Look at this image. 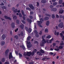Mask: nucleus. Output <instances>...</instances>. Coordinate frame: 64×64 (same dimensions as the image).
Listing matches in <instances>:
<instances>
[{
	"label": "nucleus",
	"instance_id": "0eeeda50",
	"mask_svg": "<svg viewBox=\"0 0 64 64\" xmlns=\"http://www.w3.org/2000/svg\"><path fill=\"white\" fill-rule=\"evenodd\" d=\"M13 57V56H12V53L10 52V54L9 55V59H10L11 58H12Z\"/></svg>",
	"mask_w": 64,
	"mask_h": 64
},
{
	"label": "nucleus",
	"instance_id": "1a4fd4ad",
	"mask_svg": "<svg viewBox=\"0 0 64 64\" xmlns=\"http://www.w3.org/2000/svg\"><path fill=\"white\" fill-rule=\"evenodd\" d=\"M12 27V28H14L15 27V24L14 22H12L11 24Z\"/></svg>",
	"mask_w": 64,
	"mask_h": 64
},
{
	"label": "nucleus",
	"instance_id": "c03bdc74",
	"mask_svg": "<svg viewBox=\"0 0 64 64\" xmlns=\"http://www.w3.org/2000/svg\"><path fill=\"white\" fill-rule=\"evenodd\" d=\"M14 13H16V12H17V9H16L14 11Z\"/></svg>",
	"mask_w": 64,
	"mask_h": 64
},
{
	"label": "nucleus",
	"instance_id": "e433bc0d",
	"mask_svg": "<svg viewBox=\"0 0 64 64\" xmlns=\"http://www.w3.org/2000/svg\"><path fill=\"white\" fill-rule=\"evenodd\" d=\"M51 38V36L49 35L48 36H47L46 37V38H48V39H49Z\"/></svg>",
	"mask_w": 64,
	"mask_h": 64
},
{
	"label": "nucleus",
	"instance_id": "c9c22d12",
	"mask_svg": "<svg viewBox=\"0 0 64 64\" xmlns=\"http://www.w3.org/2000/svg\"><path fill=\"white\" fill-rule=\"evenodd\" d=\"M47 57H44V58L42 59V60H43V61H44L45 60H46V59H47Z\"/></svg>",
	"mask_w": 64,
	"mask_h": 64
},
{
	"label": "nucleus",
	"instance_id": "69168bd1",
	"mask_svg": "<svg viewBox=\"0 0 64 64\" xmlns=\"http://www.w3.org/2000/svg\"><path fill=\"white\" fill-rule=\"evenodd\" d=\"M60 18H63V16H62L61 15L60 16Z\"/></svg>",
	"mask_w": 64,
	"mask_h": 64
},
{
	"label": "nucleus",
	"instance_id": "b1692460",
	"mask_svg": "<svg viewBox=\"0 0 64 64\" xmlns=\"http://www.w3.org/2000/svg\"><path fill=\"white\" fill-rule=\"evenodd\" d=\"M40 52H41V53H42V54H44V53H45L44 51L42 49H41L40 50Z\"/></svg>",
	"mask_w": 64,
	"mask_h": 64
},
{
	"label": "nucleus",
	"instance_id": "774afa93",
	"mask_svg": "<svg viewBox=\"0 0 64 64\" xmlns=\"http://www.w3.org/2000/svg\"><path fill=\"white\" fill-rule=\"evenodd\" d=\"M29 64H33V62H31L29 63Z\"/></svg>",
	"mask_w": 64,
	"mask_h": 64
},
{
	"label": "nucleus",
	"instance_id": "7ed1b4c3",
	"mask_svg": "<svg viewBox=\"0 0 64 64\" xmlns=\"http://www.w3.org/2000/svg\"><path fill=\"white\" fill-rule=\"evenodd\" d=\"M45 37V36H42V42L43 43V44H45L46 43V40L44 39V38Z\"/></svg>",
	"mask_w": 64,
	"mask_h": 64
},
{
	"label": "nucleus",
	"instance_id": "338daca9",
	"mask_svg": "<svg viewBox=\"0 0 64 64\" xmlns=\"http://www.w3.org/2000/svg\"><path fill=\"white\" fill-rule=\"evenodd\" d=\"M22 18H23V19L24 20H25V18L24 16H23Z\"/></svg>",
	"mask_w": 64,
	"mask_h": 64
},
{
	"label": "nucleus",
	"instance_id": "f03ea898",
	"mask_svg": "<svg viewBox=\"0 0 64 64\" xmlns=\"http://www.w3.org/2000/svg\"><path fill=\"white\" fill-rule=\"evenodd\" d=\"M31 55H32V56H33V55H34V51H32V53L30 52H26V55L28 56H30Z\"/></svg>",
	"mask_w": 64,
	"mask_h": 64
},
{
	"label": "nucleus",
	"instance_id": "864d4df0",
	"mask_svg": "<svg viewBox=\"0 0 64 64\" xmlns=\"http://www.w3.org/2000/svg\"><path fill=\"white\" fill-rule=\"evenodd\" d=\"M56 51H59V49L58 48H55L54 49Z\"/></svg>",
	"mask_w": 64,
	"mask_h": 64
},
{
	"label": "nucleus",
	"instance_id": "9b49d317",
	"mask_svg": "<svg viewBox=\"0 0 64 64\" xmlns=\"http://www.w3.org/2000/svg\"><path fill=\"white\" fill-rule=\"evenodd\" d=\"M9 52V50H7L5 52V54H6V56H7L8 55V54H7Z\"/></svg>",
	"mask_w": 64,
	"mask_h": 64
},
{
	"label": "nucleus",
	"instance_id": "4468645a",
	"mask_svg": "<svg viewBox=\"0 0 64 64\" xmlns=\"http://www.w3.org/2000/svg\"><path fill=\"white\" fill-rule=\"evenodd\" d=\"M63 12H64V10H61L59 12V13L60 14H62L63 13Z\"/></svg>",
	"mask_w": 64,
	"mask_h": 64
},
{
	"label": "nucleus",
	"instance_id": "c85d7f7f",
	"mask_svg": "<svg viewBox=\"0 0 64 64\" xmlns=\"http://www.w3.org/2000/svg\"><path fill=\"white\" fill-rule=\"evenodd\" d=\"M23 27H24V25L23 24L20 25V27L22 29H23Z\"/></svg>",
	"mask_w": 64,
	"mask_h": 64
},
{
	"label": "nucleus",
	"instance_id": "473e14b6",
	"mask_svg": "<svg viewBox=\"0 0 64 64\" xmlns=\"http://www.w3.org/2000/svg\"><path fill=\"white\" fill-rule=\"evenodd\" d=\"M57 4H58V2H55L53 3V5H54V6H55V5H57Z\"/></svg>",
	"mask_w": 64,
	"mask_h": 64
},
{
	"label": "nucleus",
	"instance_id": "6e6d98bb",
	"mask_svg": "<svg viewBox=\"0 0 64 64\" xmlns=\"http://www.w3.org/2000/svg\"><path fill=\"white\" fill-rule=\"evenodd\" d=\"M30 19H32L33 18V16H30Z\"/></svg>",
	"mask_w": 64,
	"mask_h": 64
},
{
	"label": "nucleus",
	"instance_id": "e2e57ef3",
	"mask_svg": "<svg viewBox=\"0 0 64 64\" xmlns=\"http://www.w3.org/2000/svg\"><path fill=\"white\" fill-rule=\"evenodd\" d=\"M35 43H36L37 44H38V42H37V41H35L34 42Z\"/></svg>",
	"mask_w": 64,
	"mask_h": 64
},
{
	"label": "nucleus",
	"instance_id": "f704fd0d",
	"mask_svg": "<svg viewBox=\"0 0 64 64\" xmlns=\"http://www.w3.org/2000/svg\"><path fill=\"white\" fill-rule=\"evenodd\" d=\"M20 47L21 48H22L23 49H24V50L25 49V48L24 46L23 45L22 46V47L21 46H20Z\"/></svg>",
	"mask_w": 64,
	"mask_h": 64
},
{
	"label": "nucleus",
	"instance_id": "5fc2aeb1",
	"mask_svg": "<svg viewBox=\"0 0 64 64\" xmlns=\"http://www.w3.org/2000/svg\"><path fill=\"white\" fill-rule=\"evenodd\" d=\"M4 64H9V62H6L4 63Z\"/></svg>",
	"mask_w": 64,
	"mask_h": 64
},
{
	"label": "nucleus",
	"instance_id": "a878e982",
	"mask_svg": "<svg viewBox=\"0 0 64 64\" xmlns=\"http://www.w3.org/2000/svg\"><path fill=\"white\" fill-rule=\"evenodd\" d=\"M50 23V22L49 21H48L46 22V25H47V26H48L49 24Z\"/></svg>",
	"mask_w": 64,
	"mask_h": 64
},
{
	"label": "nucleus",
	"instance_id": "680f3d73",
	"mask_svg": "<svg viewBox=\"0 0 64 64\" xmlns=\"http://www.w3.org/2000/svg\"><path fill=\"white\" fill-rule=\"evenodd\" d=\"M19 15L20 17H22V15L21 14H20Z\"/></svg>",
	"mask_w": 64,
	"mask_h": 64
},
{
	"label": "nucleus",
	"instance_id": "603ef678",
	"mask_svg": "<svg viewBox=\"0 0 64 64\" xmlns=\"http://www.w3.org/2000/svg\"><path fill=\"white\" fill-rule=\"evenodd\" d=\"M22 23H23V24H25V21H24V20H22Z\"/></svg>",
	"mask_w": 64,
	"mask_h": 64
},
{
	"label": "nucleus",
	"instance_id": "20e7f679",
	"mask_svg": "<svg viewBox=\"0 0 64 64\" xmlns=\"http://www.w3.org/2000/svg\"><path fill=\"white\" fill-rule=\"evenodd\" d=\"M27 43L28 44V45L27 46V48H31V47L32 46V45L31 44V43L30 42H28L27 41Z\"/></svg>",
	"mask_w": 64,
	"mask_h": 64
},
{
	"label": "nucleus",
	"instance_id": "ddd939ff",
	"mask_svg": "<svg viewBox=\"0 0 64 64\" xmlns=\"http://www.w3.org/2000/svg\"><path fill=\"white\" fill-rule=\"evenodd\" d=\"M6 38V36L4 34H3L2 36V39H3V40H4Z\"/></svg>",
	"mask_w": 64,
	"mask_h": 64
},
{
	"label": "nucleus",
	"instance_id": "cd10ccee",
	"mask_svg": "<svg viewBox=\"0 0 64 64\" xmlns=\"http://www.w3.org/2000/svg\"><path fill=\"white\" fill-rule=\"evenodd\" d=\"M59 4H62L63 2V0H59Z\"/></svg>",
	"mask_w": 64,
	"mask_h": 64
},
{
	"label": "nucleus",
	"instance_id": "412c9836",
	"mask_svg": "<svg viewBox=\"0 0 64 64\" xmlns=\"http://www.w3.org/2000/svg\"><path fill=\"white\" fill-rule=\"evenodd\" d=\"M27 31H28V32H29V33H30V32H31L32 31V30L30 28Z\"/></svg>",
	"mask_w": 64,
	"mask_h": 64
},
{
	"label": "nucleus",
	"instance_id": "bf43d9fd",
	"mask_svg": "<svg viewBox=\"0 0 64 64\" xmlns=\"http://www.w3.org/2000/svg\"><path fill=\"white\" fill-rule=\"evenodd\" d=\"M60 36L61 37H62L63 36V34L62 33H61L60 34Z\"/></svg>",
	"mask_w": 64,
	"mask_h": 64
},
{
	"label": "nucleus",
	"instance_id": "bb28decb",
	"mask_svg": "<svg viewBox=\"0 0 64 64\" xmlns=\"http://www.w3.org/2000/svg\"><path fill=\"white\" fill-rule=\"evenodd\" d=\"M5 42H2L0 44L1 45H2V46H3V45H4V44H5Z\"/></svg>",
	"mask_w": 64,
	"mask_h": 64
},
{
	"label": "nucleus",
	"instance_id": "58836bf2",
	"mask_svg": "<svg viewBox=\"0 0 64 64\" xmlns=\"http://www.w3.org/2000/svg\"><path fill=\"white\" fill-rule=\"evenodd\" d=\"M30 38L31 37L30 36H29L27 38V39L28 40V41H29L30 40Z\"/></svg>",
	"mask_w": 64,
	"mask_h": 64
},
{
	"label": "nucleus",
	"instance_id": "f3484780",
	"mask_svg": "<svg viewBox=\"0 0 64 64\" xmlns=\"http://www.w3.org/2000/svg\"><path fill=\"white\" fill-rule=\"evenodd\" d=\"M41 2H42V3H45L47 2V1L46 0H42L41 1Z\"/></svg>",
	"mask_w": 64,
	"mask_h": 64
},
{
	"label": "nucleus",
	"instance_id": "6ab92c4d",
	"mask_svg": "<svg viewBox=\"0 0 64 64\" xmlns=\"http://www.w3.org/2000/svg\"><path fill=\"white\" fill-rule=\"evenodd\" d=\"M12 17L15 20L17 19V17H16V16L15 15H13Z\"/></svg>",
	"mask_w": 64,
	"mask_h": 64
},
{
	"label": "nucleus",
	"instance_id": "2f4dec72",
	"mask_svg": "<svg viewBox=\"0 0 64 64\" xmlns=\"http://www.w3.org/2000/svg\"><path fill=\"white\" fill-rule=\"evenodd\" d=\"M60 45H64V43H63V41L61 42V43H60Z\"/></svg>",
	"mask_w": 64,
	"mask_h": 64
},
{
	"label": "nucleus",
	"instance_id": "4d7b16f0",
	"mask_svg": "<svg viewBox=\"0 0 64 64\" xmlns=\"http://www.w3.org/2000/svg\"><path fill=\"white\" fill-rule=\"evenodd\" d=\"M25 28L26 30V31H27L28 30V28H27V27L26 26L25 27Z\"/></svg>",
	"mask_w": 64,
	"mask_h": 64
},
{
	"label": "nucleus",
	"instance_id": "4c0bfd02",
	"mask_svg": "<svg viewBox=\"0 0 64 64\" xmlns=\"http://www.w3.org/2000/svg\"><path fill=\"white\" fill-rule=\"evenodd\" d=\"M63 47V46H60L59 47V49H62Z\"/></svg>",
	"mask_w": 64,
	"mask_h": 64
},
{
	"label": "nucleus",
	"instance_id": "f8f14e48",
	"mask_svg": "<svg viewBox=\"0 0 64 64\" xmlns=\"http://www.w3.org/2000/svg\"><path fill=\"white\" fill-rule=\"evenodd\" d=\"M30 7L32 9H34V8L32 4H30L29 5Z\"/></svg>",
	"mask_w": 64,
	"mask_h": 64
},
{
	"label": "nucleus",
	"instance_id": "7c9ffc66",
	"mask_svg": "<svg viewBox=\"0 0 64 64\" xmlns=\"http://www.w3.org/2000/svg\"><path fill=\"white\" fill-rule=\"evenodd\" d=\"M44 44L42 43V42L40 43V45L41 46H44Z\"/></svg>",
	"mask_w": 64,
	"mask_h": 64
},
{
	"label": "nucleus",
	"instance_id": "a18cd8bd",
	"mask_svg": "<svg viewBox=\"0 0 64 64\" xmlns=\"http://www.w3.org/2000/svg\"><path fill=\"white\" fill-rule=\"evenodd\" d=\"M33 13H34V12H33V11L30 12V15H32V14H33Z\"/></svg>",
	"mask_w": 64,
	"mask_h": 64
},
{
	"label": "nucleus",
	"instance_id": "49530a36",
	"mask_svg": "<svg viewBox=\"0 0 64 64\" xmlns=\"http://www.w3.org/2000/svg\"><path fill=\"white\" fill-rule=\"evenodd\" d=\"M56 46V44L54 43L53 44V48H54V46Z\"/></svg>",
	"mask_w": 64,
	"mask_h": 64
},
{
	"label": "nucleus",
	"instance_id": "39448f33",
	"mask_svg": "<svg viewBox=\"0 0 64 64\" xmlns=\"http://www.w3.org/2000/svg\"><path fill=\"white\" fill-rule=\"evenodd\" d=\"M58 27L60 28H62L63 27V22H62L58 25Z\"/></svg>",
	"mask_w": 64,
	"mask_h": 64
},
{
	"label": "nucleus",
	"instance_id": "a19ab883",
	"mask_svg": "<svg viewBox=\"0 0 64 64\" xmlns=\"http://www.w3.org/2000/svg\"><path fill=\"white\" fill-rule=\"evenodd\" d=\"M48 32V29L47 28H46L45 30V32Z\"/></svg>",
	"mask_w": 64,
	"mask_h": 64
},
{
	"label": "nucleus",
	"instance_id": "09e8293b",
	"mask_svg": "<svg viewBox=\"0 0 64 64\" xmlns=\"http://www.w3.org/2000/svg\"><path fill=\"white\" fill-rule=\"evenodd\" d=\"M16 22V23H17V24H18L19 22V20H17Z\"/></svg>",
	"mask_w": 64,
	"mask_h": 64
},
{
	"label": "nucleus",
	"instance_id": "6e6552de",
	"mask_svg": "<svg viewBox=\"0 0 64 64\" xmlns=\"http://www.w3.org/2000/svg\"><path fill=\"white\" fill-rule=\"evenodd\" d=\"M4 17L6 19H9V20H11V18L9 17H8L6 16H4Z\"/></svg>",
	"mask_w": 64,
	"mask_h": 64
},
{
	"label": "nucleus",
	"instance_id": "2eb2a0df",
	"mask_svg": "<svg viewBox=\"0 0 64 64\" xmlns=\"http://www.w3.org/2000/svg\"><path fill=\"white\" fill-rule=\"evenodd\" d=\"M54 35H57V36H58V35H59V32H57V33L56 32V31H54Z\"/></svg>",
	"mask_w": 64,
	"mask_h": 64
},
{
	"label": "nucleus",
	"instance_id": "ea45409f",
	"mask_svg": "<svg viewBox=\"0 0 64 64\" xmlns=\"http://www.w3.org/2000/svg\"><path fill=\"white\" fill-rule=\"evenodd\" d=\"M19 55L20 56V57H22V55L20 53L19 54Z\"/></svg>",
	"mask_w": 64,
	"mask_h": 64
},
{
	"label": "nucleus",
	"instance_id": "4be33fe9",
	"mask_svg": "<svg viewBox=\"0 0 64 64\" xmlns=\"http://www.w3.org/2000/svg\"><path fill=\"white\" fill-rule=\"evenodd\" d=\"M37 54H38L40 56V55H42V54L41 53V52H37Z\"/></svg>",
	"mask_w": 64,
	"mask_h": 64
},
{
	"label": "nucleus",
	"instance_id": "052dcab7",
	"mask_svg": "<svg viewBox=\"0 0 64 64\" xmlns=\"http://www.w3.org/2000/svg\"><path fill=\"white\" fill-rule=\"evenodd\" d=\"M18 30V28H17L16 30H15V31L16 32H17Z\"/></svg>",
	"mask_w": 64,
	"mask_h": 64
},
{
	"label": "nucleus",
	"instance_id": "3c124183",
	"mask_svg": "<svg viewBox=\"0 0 64 64\" xmlns=\"http://www.w3.org/2000/svg\"><path fill=\"white\" fill-rule=\"evenodd\" d=\"M36 6H39V2H37Z\"/></svg>",
	"mask_w": 64,
	"mask_h": 64
},
{
	"label": "nucleus",
	"instance_id": "de8ad7c7",
	"mask_svg": "<svg viewBox=\"0 0 64 64\" xmlns=\"http://www.w3.org/2000/svg\"><path fill=\"white\" fill-rule=\"evenodd\" d=\"M36 23H34V28L35 29H37V27L36 26Z\"/></svg>",
	"mask_w": 64,
	"mask_h": 64
},
{
	"label": "nucleus",
	"instance_id": "c756f323",
	"mask_svg": "<svg viewBox=\"0 0 64 64\" xmlns=\"http://www.w3.org/2000/svg\"><path fill=\"white\" fill-rule=\"evenodd\" d=\"M54 40L53 38H52V39H51L50 40H48V41H49V43H52V40Z\"/></svg>",
	"mask_w": 64,
	"mask_h": 64
},
{
	"label": "nucleus",
	"instance_id": "f257e3e1",
	"mask_svg": "<svg viewBox=\"0 0 64 64\" xmlns=\"http://www.w3.org/2000/svg\"><path fill=\"white\" fill-rule=\"evenodd\" d=\"M40 21H37L38 25L39 26V27L42 28V26L41 25V24H42V22H43L44 20H43V19L42 18H40Z\"/></svg>",
	"mask_w": 64,
	"mask_h": 64
},
{
	"label": "nucleus",
	"instance_id": "5701e85b",
	"mask_svg": "<svg viewBox=\"0 0 64 64\" xmlns=\"http://www.w3.org/2000/svg\"><path fill=\"white\" fill-rule=\"evenodd\" d=\"M14 38L15 39H16V40H18V36L17 35H16L14 36Z\"/></svg>",
	"mask_w": 64,
	"mask_h": 64
},
{
	"label": "nucleus",
	"instance_id": "8fccbe9b",
	"mask_svg": "<svg viewBox=\"0 0 64 64\" xmlns=\"http://www.w3.org/2000/svg\"><path fill=\"white\" fill-rule=\"evenodd\" d=\"M45 15L46 16H50V14H46Z\"/></svg>",
	"mask_w": 64,
	"mask_h": 64
},
{
	"label": "nucleus",
	"instance_id": "dca6fc26",
	"mask_svg": "<svg viewBox=\"0 0 64 64\" xmlns=\"http://www.w3.org/2000/svg\"><path fill=\"white\" fill-rule=\"evenodd\" d=\"M27 20L28 22H30V24L31 23V22H32V20H29V18H27Z\"/></svg>",
	"mask_w": 64,
	"mask_h": 64
},
{
	"label": "nucleus",
	"instance_id": "13d9d810",
	"mask_svg": "<svg viewBox=\"0 0 64 64\" xmlns=\"http://www.w3.org/2000/svg\"><path fill=\"white\" fill-rule=\"evenodd\" d=\"M50 8H52L53 7V6L52 5H50Z\"/></svg>",
	"mask_w": 64,
	"mask_h": 64
},
{
	"label": "nucleus",
	"instance_id": "aec40b11",
	"mask_svg": "<svg viewBox=\"0 0 64 64\" xmlns=\"http://www.w3.org/2000/svg\"><path fill=\"white\" fill-rule=\"evenodd\" d=\"M48 19H49V18L47 16H46L45 17L44 19V20H48Z\"/></svg>",
	"mask_w": 64,
	"mask_h": 64
},
{
	"label": "nucleus",
	"instance_id": "37998d69",
	"mask_svg": "<svg viewBox=\"0 0 64 64\" xmlns=\"http://www.w3.org/2000/svg\"><path fill=\"white\" fill-rule=\"evenodd\" d=\"M52 18H55V15L54 14H52Z\"/></svg>",
	"mask_w": 64,
	"mask_h": 64
},
{
	"label": "nucleus",
	"instance_id": "423d86ee",
	"mask_svg": "<svg viewBox=\"0 0 64 64\" xmlns=\"http://www.w3.org/2000/svg\"><path fill=\"white\" fill-rule=\"evenodd\" d=\"M34 33L36 37H39V35L38 34V32H37L36 30H35L34 31Z\"/></svg>",
	"mask_w": 64,
	"mask_h": 64
},
{
	"label": "nucleus",
	"instance_id": "9d476101",
	"mask_svg": "<svg viewBox=\"0 0 64 64\" xmlns=\"http://www.w3.org/2000/svg\"><path fill=\"white\" fill-rule=\"evenodd\" d=\"M51 11H56L57 10V8H51Z\"/></svg>",
	"mask_w": 64,
	"mask_h": 64
},
{
	"label": "nucleus",
	"instance_id": "393cba45",
	"mask_svg": "<svg viewBox=\"0 0 64 64\" xmlns=\"http://www.w3.org/2000/svg\"><path fill=\"white\" fill-rule=\"evenodd\" d=\"M22 13L23 16H26V14H24V11L23 10H22Z\"/></svg>",
	"mask_w": 64,
	"mask_h": 64
},
{
	"label": "nucleus",
	"instance_id": "0e129e2a",
	"mask_svg": "<svg viewBox=\"0 0 64 64\" xmlns=\"http://www.w3.org/2000/svg\"><path fill=\"white\" fill-rule=\"evenodd\" d=\"M54 54V53H53L52 52H50V54H51V55H53Z\"/></svg>",
	"mask_w": 64,
	"mask_h": 64
},
{
	"label": "nucleus",
	"instance_id": "79ce46f5",
	"mask_svg": "<svg viewBox=\"0 0 64 64\" xmlns=\"http://www.w3.org/2000/svg\"><path fill=\"white\" fill-rule=\"evenodd\" d=\"M2 62H5V59H4V58H2Z\"/></svg>",
	"mask_w": 64,
	"mask_h": 64
},
{
	"label": "nucleus",
	"instance_id": "72a5a7b5",
	"mask_svg": "<svg viewBox=\"0 0 64 64\" xmlns=\"http://www.w3.org/2000/svg\"><path fill=\"white\" fill-rule=\"evenodd\" d=\"M26 10H28L29 11H31V9H30V8H26Z\"/></svg>",
	"mask_w": 64,
	"mask_h": 64
},
{
	"label": "nucleus",
	"instance_id": "a211bd4d",
	"mask_svg": "<svg viewBox=\"0 0 64 64\" xmlns=\"http://www.w3.org/2000/svg\"><path fill=\"white\" fill-rule=\"evenodd\" d=\"M18 35H19L20 36H23V32H21V33L20 34H18Z\"/></svg>",
	"mask_w": 64,
	"mask_h": 64
}]
</instances>
